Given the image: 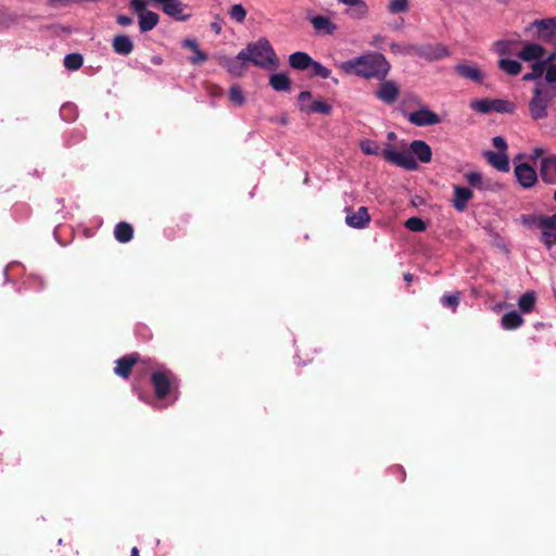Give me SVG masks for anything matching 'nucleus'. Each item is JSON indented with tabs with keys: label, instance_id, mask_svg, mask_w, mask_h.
<instances>
[{
	"label": "nucleus",
	"instance_id": "obj_1",
	"mask_svg": "<svg viewBox=\"0 0 556 556\" xmlns=\"http://www.w3.org/2000/svg\"><path fill=\"white\" fill-rule=\"evenodd\" d=\"M337 67L346 75L382 81L390 73L391 65L382 53L366 52L351 60L340 62Z\"/></svg>",
	"mask_w": 556,
	"mask_h": 556
},
{
	"label": "nucleus",
	"instance_id": "obj_2",
	"mask_svg": "<svg viewBox=\"0 0 556 556\" xmlns=\"http://www.w3.org/2000/svg\"><path fill=\"white\" fill-rule=\"evenodd\" d=\"M548 84H535L532 97L528 103L529 115L532 121L540 122L548 116V109L556 99L554 91Z\"/></svg>",
	"mask_w": 556,
	"mask_h": 556
},
{
	"label": "nucleus",
	"instance_id": "obj_3",
	"mask_svg": "<svg viewBox=\"0 0 556 556\" xmlns=\"http://www.w3.org/2000/svg\"><path fill=\"white\" fill-rule=\"evenodd\" d=\"M245 60L256 66L263 68H275L278 65V59L275 51L265 38L258 39L256 42L249 43L243 50Z\"/></svg>",
	"mask_w": 556,
	"mask_h": 556
},
{
	"label": "nucleus",
	"instance_id": "obj_4",
	"mask_svg": "<svg viewBox=\"0 0 556 556\" xmlns=\"http://www.w3.org/2000/svg\"><path fill=\"white\" fill-rule=\"evenodd\" d=\"M382 156L387 162L403 167L407 170H415L418 167L415 157L409 152L399 151L391 144L386 146V148L382 150Z\"/></svg>",
	"mask_w": 556,
	"mask_h": 556
},
{
	"label": "nucleus",
	"instance_id": "obj_5",
	"mask_svg": "<svg viewBox=\"0 0 556 556\" xmlns=\"http://www.w3.org/2000/svg\"><path fill=\"white\" fill-rule=\"evenodd\" d=\"M527 30H534L538 39L552 45L556 36V17L535 20Z\"/></svg>",
	"mask_w": 556,
	"mask_h": 556
},
{
	"label": "nucleus",
	"instance_id": "obj_6",
	"mask_svg": "<svg viewBox=\"0 0 556 556\" xmlns=\"http://www.w3.org/2000/svg\"><path fill=\"white\" fill-rule=\"evenodd\" d=\"M151 2L159 5L164 14L176 21L185 22L191 17V14L186 12L187 5L180 0H151Z\"/></svg>",
	"mask_w": 556,
	"mask_h": 556
},
{
	"label": "nucleus",
	"instance_id": "obj_7",
	"mask_svg": "<svg viewBox=\"0 0 556 556\" xmlns=\"http://www.w3.org/2000/svg\"><path fill=\"white\" fill-rule=\"evenodd\" d=\"M539 229L541 230L540 241L551 250L556 244V213L551 216L541 215Z\"/></svg>",
	"mask_w": 556,
	"mask_h": 556
},
{
	"label": "nucleus",
	"instance_id": "obj_8",
	"mask_svg": "<svg viewBox=\"0 0 556 556\" xmlns=\"http://www.w3.org/2000/svg\"><path fill=\"white\" fill-rule=\"evenodd\" d=\"M312 99V93L309 91H302L299 94V106L302 112H305L306 114L312 113H321V114H330L331 112V105L327 102L323 101L321 99L314 100L313 102H309Z\"/></svg>",
	"mask_w": 556,
	"mask_h": 556
},
{
	"label": "nucleus",
	"instance_id": "obj_9",
	"mask_svg": "<svg viewBox=\"0 0 556 556\" xmlns=\"http://www.w3.org/2000/svg\"><path fill=\"white\" fill-rule=\"evenodd\" d=\"M406 117L409 123L419 127L431 126L441 123L440 116L429 110L427 106H422L417 111L408 113Z\"/></svg>",
	"mask_w": 556,
	"mask_h": 556
},
{
	"label": "nucleus",
	"instance_id": "obj_10",
	"mask_svg": "<svg viewBox=\"0 0 556 556\" xmlns=\"http://www.w3.org/2000/svg\"><path fill=\"white\" fill-rule=\"evenodd\" d=\"M219 63L228 71L232 76H242L248 67V60L242 50L235 58H219Z\"/></svg>",
	"mask_w": 556,
	"mask_h": 556
},
{
	"label": "nucleus",
	"instance_id": "obj_11",
	"mask_svg": "<svg viewBox=\"0 0 556 556\" xmlns=\"http://www.w3.org/2000/svg\"><path fill=\"white\" fill-rule=\"evenodd\" d=\"M345 212V224L351 228L364 229L370 223V215L365 206H361L356 212L346 207Z\"/></svg>",
	"mask_w": 556,
	"mask_h": 556
},
{
	"label": "nucleus",
	"instance_id": "obj_12",
	"mask_svg": "<svg viewBox=\"0 0 556 556\" xmlns=\"http://www.w3.org/2000/svg\"><path fill=\"white\" fill-rule=\"evenodd\" d=\"M375 96L386 104L394 103L400 96V88L393 80H382Z\"/></svg>",
	"mask_w": 556,
	"mask_h": 556
},
{
	"label": "nucleus",
	"instance_id": "obj_13",
	"mask_svg": "<svg viewBox=\"0 0 556 556\" xmlns=\"http://www.w3.org/2000/svg\"><path fill=\"white\" fill-rule=\"evenodd\" d=\"M515 176L522 188H531L538 181V174L535 169L526 163L515 166Z\"/></svg>",
	"mask_w": 556,
	"mask_h": 556
},
{
	"label": "nucleus",
	"instance_id": "obj_14",
	"mask_svg": "<svg viewBox=\"0 0 556 556\" xmlns=\"http://www.w3.org/2000/svg\"><path fill=\"white\" fill-rule=\"evenodd\" d=\"M415 53L426 60L433 61L447 56L450 54L448 49L441 45H428V46H415Z\"/></svg>",
	"mask_w": 556,
	"mask_h": 556
},
{
	"label": "nucleus",
	"instance_id": "obj_15",
	"mask_svg": "<svg viewBox=\"0 0 556 556\" xmlns=\"http://www.w3.org/2000/svg\"><path fill=\"white\" fill-rule=\"evenodd\" d=\"M308 20L314 28V30L319 35H333L338 26L336 23H333L329 17L324 15H309Z\"/></svg>",
	"mask_w": 556,
	"mask_h": 556
},
{
	"label": "nucleus",
	"instance_id": "obj_16",
	"mask_svg": "<svg viewBox=\"0 0 556 556\" xmlns=\"http://www.w3.org/2000/svg\"><path fill=\"white\" fill-rule=\"evenodd\" d=\"M348 7L346 13L355 20H365L369 15V8L365 0H337Z\"/></svg>",
	"mask_w": 556,
	"mask_h": 556
},
{
	"label": "nucleus",
	"instance_id": "obj_17",
	"mask_svg": "<svg viewBox=\"0 0 556 556\" xmlns=\"http://www.w3.org/2000/svg\"><path fill=\"white\" fill-rule=\"evenodd\" d=\"M518 56L525 62H539L545 56V49L539 43H525Z\"/></svg>",
	"mask_w": 556,
	"mask_h": 556
},
{
	"label": "nucleus",
	"instance_id": "obj_18",
	"mask_svg": "<svg viewBox=\"0 0 556 556\" xmlns=\"http://www.w3.org/2000/svg\"><path fill=\"white\" fill-rule=\"evenodd\" d=\"M454 194L452 204L458 212H464L468 205V202L472 199L473 193L470 189L460 186H454Z\"/></svg>",
	"mask_w": 556,
	"mask_h": 556
},
{
	"label": "nucleus",
	"instance_id": "obj_19",
	"mask_svg": "<svg viewBox=\"0 0 556 556\" xmlns=\"http://www.w3.org/2000/svg\"><path fill=\"white\" fill-rule=\"evenodd\" d=\"M540 175L544 182L556 184V155L541 161Z\"/></svg>",
	"mask_w": 556,
	"mask_h": 556
},
{
	"label": "nucleus",
	"instance_id": "obj_20",
	"mask_svg": "<svg viewBox=\"0 0 556 556\" xmlns=\"http://www.w3.org/2000/svg\"><path fill=\"white\" fill-rule=\"evenodd\" d=\"M152 383L155 389L156 396L160 399L165 397L170 389V380L164 371L154 372L151 377Z\"/></svg>",
	"mask_w": 556,
	"mask_h": 556
},
{
	"label": "nucleus",
	"instance_id": "obj_21",
	"mask_svg": "<svg viewBox=\"0 0 556 556\" xmlns=\"http://www.w3.org/2000/svg\"><path fill=\"white\" fill-rule=\"evenodd\" d=\"M484 157L497 170H500V172H508L509 170V160H508L506 152L486 151V152H484Z\"/></svg>",
	"mask_w": 556,
	"mask_h": 556
},
{
	"label": "nucleus",
	"instance_id": "obj_22",
	"mask_svg": "<svg viewBox=\"0 0 556 556\" xmlns=\"http://www.w3.org/2000/svg\"><path fill=\"white\" fill-rule=\"evenodd\" d=\"M137 16L139 29L141 33H148L152 30L160 21L159 14L150 10H147Z\"/></svg>",
	"mask_w": 556,
	"mask_h": 556
},
{
	"label": "nucleus",
	"instance_id": "obj_23",
	"mask_svg": "<svg viewBox=\"0 0 556 556\" xmlns=\"http://www.w3.org/2000/svg\"><path fill=\"white\" fill-rule=\"evenodd\" d=\"M410 151L422 163H429L432 159L431 148L424 140H414L410 143Z\"/></svg>",
	"mask_w": 556,
	"mask_h": 556
},
{
	"label": "nucleus",
	"instance_id": "obj_24",
	"mask_svg": "<svg viewBox=\"0 0 556 556\" xmlns=\"http://www.w3.org/2000/svg\"><path fill=\"white\" fill-rule=\"evenodd\" d=\"M289 64L294 70L305 71L311 68L313 59L307 53L299 51L290 54Z\"/></svg>",
	"mask_w": 556,
	"mask_h": 556
},
{
	"label": "nucleus",
	"instance_id": "obj_25",
	"mask_svg": "<svg viewBox=\"0 0 556 556\" xmlns=\"http://www.w3.org/2000/svg\"><path fill=\"white\" fill-rule=\"evenodd\" d=\"M112 47L121 55H128L134 50V43L127 35L114 37Z\"/></svg>",
	"mask_w": 556,
	"mask_h": 556
},
{
	"label": "nucleus",
	"instance_id": "obj_26",
	"mask_svg": "<svg viewBox=\"0 0 556 556\" xmlns=\"http://www.w3.org/2000/svg\"><path fill=\"white\" fill-rule=\"evenodd\" d=\"M455 71L462 76L472 81L480 83L483 79L481 71L473 65L458 64Z\"/></svg>",
	"mask_w": 556,
	"mask_h": 556
},
{
	"label": "nucleus",
	"instance_id": "obj_27",
	"mask_svg": "<svg viewBox=\"0 0 556 556\" xmlns=\"http://www.w3.org/2000/svg\"><path fill=\"white\" fill-rule=\"evenodd\" d=\"M137 359L138 358L136 355H129V356H125V357L117 359L116 367H115V374L123 378H127L130 374L132 366L136 364Z\"/></svg>",
	"mask_w": 556,
	"mask_h": 556
},
{
	"label": "nucleus",
	"instance_id": "obj_28",
	"mask_svg": "<svg viewBox=\"0 0 556 556\" xmlns=\"http://www.w3.org/2000/svg\"><path fill=\"white\" fill-rule=\"evenodd\" d=\"M269 85L276 91H288L291 87L290 78L287 74H274L269 78Z\"/></svg>",
	"mask_w": 556,
	"mask_h": 556
},
{
	"label": "nucleus",
	"instance_id": "obj_29",
	"mask_svg": "<svg viewBox=\"0 0 556 556\" xmlns=\"http://www.w3.org/2000/svg\"><path fill=\"white\" fill-rule=\"evenodd\" d=\"M516 109V104L509 100L491 99V112L513 114Z\"/></svg>",
	"mask_w": 556,
	"mask_h": 556
},
{
	"label": "nucleus",
	"instance_id": "obj_30",
	"mask_svg": "<svg viewBox=\"0 0 556 556\" xmlns=\"http://www.w3.org/2000/svg\"><path fill=\"white\" fill-rule=\"evenodd\" d=\"M132 233H134L132 227L129 224L124 223V222L118 223L114 230V236H115L116 240L122 243H126V242L130 241V239L132 238Z\"/></svg>",
	"mask_w": 556,
	"mask_h": 556
},
{
	"label": "nucleus",
	"instance_id": "obj_31",
	"mask_svg": "<svg viewBox=\"0 0 556 556\" xmlns=\"http://www.w3.org/2000/svg\"><path fill=\"white\" fill-rule=\"evenodd\" d=\"M523 323L522 317L516 312L506 313L502 317V326L507 330L517 329Z\"/></svg>",
	"mask_w": 556,
	"mask_h": 556
},
{
	"label": "nucleus",
	"instance_id": "obj_32",
	"mask_svg": "<svg viewBox=\"0 0 556 556\" xmlns=\"http://www.w3.org/2000/svg\"><path fill=\"white\" fill-rule=\"evenodd\" d=\"M498 67L510 76H516L521 72V64L517 60L501 59Z\"/></svg>",
	"mask_w": 556,
	"mask_h": 556
},
{
	"label": "nucleus",
	"instance_id": "obj_33",
	"mask_svg": "<svg viewBox=\"0 0 556 556\" xmlns=\"http://www.w3.org/2000/svg\"><path fill=\"white\" fill-rule=\"evenodd\" d=\"M535 304V294L533 292H527L522 294L518 301L519 309L527 314L533 311Z\"/></svg>",
	"mask_w": 556,
	"mask_h": 556
},
{
	"label": "nucleus",
	"instance_id": "obj_34",
	"mask_svg": "<svg viewBox=\"0 0 556 556\" xmlns=\"http://www.w3.org/2000/svg\"><path fill=\"white\" fill-rule=\"evenodd\" d=\"M387 10L391 14L405 13L409 10L408 0H390Z\"/></svg>",
	"mask_w": 556,
	"mask_h": 556
},
{
	"label": "nucleus",
	"instance_id": "obj_35",
	"mask_svg": "<svg viewBox=\"0 0 556 556\" xmlns=\"http://www.w3.org/2000/svg\"><path fill=\"white\" fill-rule=\"evenodd\" d=\"M83 61L79 53H71L64 58V66L70 71H76L81 67Z\"/></svg>",
	"mask_w": 556,
	"mask_h": 556
},
{
	"label": "nucleus",
	"instance_id": "obj_36",
	"mask_svg": "<svg viewBox=\"0 0 556 556\" xmlns=\"http://www.w3.org/2000/svg\"><path fill=\"white\" fill-rule=\"evenodd\" d=\"M228 13L229 16L238 23H242L247 17V11L242 4L231 5Z\"/></svg>",
	"mask_w": 556,
	"mask_h": 556
},
{
	"label": "nucleus",
	"instance_id": "obj_37",
	"mask_svg": "<svg viewBox=\"0 0 556 556\" xmlns=\"http://www.w3.org/2000/svg\"><path fill=\"white\" fill-rule=\"evenodd\" d=\"M470 108L479 113H489L491 112V99L473 100L470 103Z\"/></svg>",
	"mask_w": 556,
	"mask_h": 556
},
{
	"label": "nucleus",
	"instance_id": "obj_38",
	"mask_svg": "<svg viewBox=\"0 0 556 556\" xmlns=\"http://www.w3.org/2000/svg\"><path fill=\"white\" fill-rule=\"evenodd\" d=\"M390 50L394 54L406 55L412 52H415V46H410V45L405 46V45H401L397 42H391Z\"/></svg>",
	"mask_w": 556,
	"mask_h": 556
},
{
	"label": "nucleus",
	"instance_id": "obj_39",
	"mask_svg": "<svg viewBox=\"0 0 556 556\" xmlns=\"http://www.w3.org/2000/svg\"><path fill=\"white\" fill-rule=\"evenodd\" d=\"M311 68L313 71L314 76H317V77H320L324 79L329 78L331 75V71L329 68H327L321 63L316 62L314 60H313V64L311 65Z\"/></svg>",
	"mask_w": 556,
	"mask_h": 556
},
{
	"label": "nucleus",
	"instance_id": "obj_40",
	"mask_svg": "<svg viewBox=\"0 0 556 556\" xmlns=\"http://www.w3.org/2000/svg\"><path fill=\"white\" fill-rule=\"evenodd\" d=\"M407 229L412 231H424L426 229L425 222L419 217H410L405 222Z\"/></svg>",
	"mask_w": 556,
	"mask_h": 556
},
{
	"label": "nucleus",
	"instance_id": "obj_41",
	"mask_svg": "<svg viewBox=\"0 0 556 556\" xmlns=\"http://www.w3.org/2000/svg\"><path fill=\"white\" fill-rule=\"evenodd\" d=\"M466 181L476 188H482V175L478 172H469L465 174Z\"/></svg>",
	"mask_w": 556,
	"mask_h": 556
},
{
	"label": "nucleus",
	"instance_id": "obj_42",
	"mask_svg": "<svg viewBox=\"0 0 556 556\" xmlns=\"http://www.w3.org/2000/svg\"><path fill=\"white\" fill-rule=\"evenodd\" d=\"M361 150L367 155H377L379 148L371 140H363L361 142Z\"/></svg>",
	"mask_w": 556,
	"mask_h": 556
},
{
	"label": "nucleus",
	"instance_id": "obj_43",
	"mask_svg": "<svg viewBox=\"0 0 556 556\" xmlns=\"http://www.w3.org/2000/svg\"><path fill=\"white\" fill-rule=\"evenodd\" d=\"M229 98L233 103L238 105H242L245 100L241 89L238 86H233L230 88Z\"/></svg>",
	"mask_w": 556,
	"mask_h": 556
},
{
	"label": "nucleus",
	"instance_id": "obj_44",
	"mask_svg": "<svg viewBox=\"0 0 556 556\" xmlns=\"http://www.w3.org/2000/svg\"><path fill=\"white\" fill-rule=\"evenodd\" d=\"M540 218H541V215L540 216L521 215L520 220L525 226H527L529 228H531V227L540 228Z\"/></svg>",
	"mask_w": 556,
	"mask_h": 556
},
{
	"label": "nucleus",
	"instance_id": "obj_45",
	"mask_svg": "<svg viewBox=\"0 0 556 556\" xmlns=\"http://www.w3.org/2000/svg\"><path fill=\"white\" fill-rule=\"evenodd\" d=\"M442 303H443V305L448 306L453 311H455L457 305H458V303H459V295H458V293L443 295L442 296Z\"/></svg>",
	"mask_w": 556,
	"mask_h": 556
},
{
	"label": "nucleus",
	"instance_id": "obj_46",
	"mask_svg": "<svg viewBox=\"0 0 556 556\" xmlns=\"http://www.w3.org/2000/svg\"><path fill=\"white\" fill-rule=\"evenodd\" d=\"M148 2L146 0H131L130 8L134 12L139 15L140 13L147 11Z\"/></svg>",
	"mask_w": 556,
	"mask_h": 556
},
{
	"label": "nucleus",
	"instance_id": "obj_47",
	"mask_svg": "<svg viewBox=\"0 0 556 556\" xmlns=\"http://www.w3.org/2000/svg\"><path fill=\"white\" fill-rule=\"evenodd\" d=\"M492 142H493L494 148L497 149L498 152H506L507 143L503 137H501V136L494 137Z\"/></svg>",
	"mask_w": 556,
	"mask_h": 556
},
{
	"label": "nucleus",
	"instance_id": "obj_48",
	"mask_svg": "<svg viewBox=\"0 0 556 556\" xmlns=\"http://www.w3.org/2000/svg\"><path fill=\"white\" fill-rule=\"evenodd\" d=\"M194 55L190 59L191 63L199 64L207 60V55L202 52L199 48L193 51Z\"/></svg>",
	"mask_w": 556,
	"mask_h": 556
},
{
	"label": "nucleus",
	"instance_id": "obj_49",
	"mask_svg": "<svg viewBox=\"0 0 556 556\" xmlns=\"http://www.w3.org/2000/svg\"><path fill=\"white\" fill-rule=\"evenodd\" d=\"M495 50L497 53L504 55L509 52V47L507 41H497L495 43Z\"/></svg>",
	"mask_w": 556,
	"mask_h": 556
},
{
	"label": "nucleus",
	"instance_id": "obj_50",
	"mask_svg": "<svg viewBox=\"0 0 556 556\" xmlns=\"http://www.w3.org/2000/svg\"><path fill=\"white\" fill-rule=\"evenodd\" d=\"M532 73L535 74L536 78L541 77L544 73V64L541 61L533 63Z\"/></svg>",
	"mask_w": 556,
	"mask_h": 556
},
{
	"label": "nucleus",
	"instance_id": "obj_51",
	"mask_svg": "<svg viewBox=\"0 0 556 556\" xmlns=\"http://www.w3.org/2000/svg\"><path fill=\"white\" fill-rule=\"evenodd\" d=\"M116 21L123 27H127L132 24V18L126 15H118Z\"/></svg>",
	"mask_w": 556,
	"mask_h": 556
},
{
	"label": "nucleus",
	"instance_id": "obj_52",
	"mask_svg": "<svg viewBox=\"0 0 556 556\" xmlns=\"http://www.w3.org/2000/svg\"><path fill=\"white\" fill-rule=\"evenodd\" d=\"M10 15L3 9H0V26H4L10 22Z\"/></svg>",
	"mask_w": 556,
	"mask_h": 556
},
{
	"label": "nucleus",
	"instance_id": "obj_53",
	"mask_svg": "<svg viewBox=\"0 0 556 556\" xmlns=\"http://www.w3.org/2000/svg\"><path fill=\"white\" fill-rule=\"evenodd\" d=\"M182 46H184L185 48L190 49L191 51H195V50L199 48V46H198L197 41H195V40H192V39H186V40H184Z\"/></svg>",
	"mask_w": 556,
	"mask_h": 556
},
{
	"label": "nucleus",
	"instance_id": "obj_54",
	"mask_svg": "<svg viewBox=\"0 0 556 556\" xmlns=\"http://www.w3.org/2000/svg\"><path fill=\"white\" fill-rule=\"evenodd\" d=\"M382 42H383V37H382V36H380V35H376V36H374V37H372V41H371V43H370V45H371V46H374V47H378V46H380Z\"/></svg>",
	"mask_w": 556,
	"mask_h": 556
},
{
	"label": "nucleus",
	"instance_id": "obj_55",
	"mask_svg": "<svg viewBox=\"0 0 556 556\" xmlns=\"http://www.w3.org/2000/svg\"><path fill=\"white\" fill-rule=\"evenodd\" d=\"M543 149L541 148H535L533 151H532V154H531V159L533 161L538 160L542 154H543Z\"/></svg>",
	"mask_w": 556,
	"mask_h": 556
},
{
	"label": "nucleus",
	"instance_id": "obj_56",
	"mask_svg": "<svg viewBox=\"0 0 556 556\" xmlns=\"http://www.w3.org/2000/svg\"><path fill=\"white\" fill-rule=\"evenodd\" d=\"M212 29L218 35L222 31V27L218 23L214 22L211 24Z\"/></svg>",
	"mask_w": 556,
	"mask_h": 556
},
{
	"label": "nucleus",
	"instance_id": "obj_57",
	"mask_svg": "<svg viewBox=\"0 0 556 556\" xmlns=\"http://www.w3.org/2000/svg\"><path fill=\"white\" fill-rule=\"evenodd\" d=\"M522 79L526 80V81H529V80L536 79V76H535V74H533L531 72V73L526 74Z\"/></svg>",
	"mask_w": 556,
	"mask_h": 556
},
{
	"label": "nucleus",
	"instance_id": "obj_58",
	"mask_svg": "<svg viewBox=\"0 0 556 556\" xmlns=\"http://www.w3.org/2000/svg\"><path fill=\"white\" fill-rule=\"evenodd\" d=\"M162 62H163V60L161 56H153V59H152L153 64L160 65V64H162Z\"/></svg>",
	"mask_w": 556,
	"mask_h": 556
},
{
	"label": "nucleus",
	"instance_id": "obj_59",
	"mask_svg": "<svg viewBox=\"0 0 556 556\" xmlns=\"http://www.w3.org/2000/svg\"><path fill=\"white\" fill-rule=\"evenodd\" d=\"M404 279L407 281V282H412L413 281V275L409 274V273H406L404 275Z\"/></svg>",
	"mask_w": 556,
	"mask_h": 556
},
{
	"label": "nucleus",
	"instance_id": "obj_60",
	"mask_svg": "<svg viewBox=\"0 0 556 556\" xmlns=\"http://www.w3.org/2000/svg\"><path fill=\"white\" fill-rule=\"evenodd\" d=\"M130 556H139V551H138V548H137V547H134V548L131 549V554H130Z\"/></svg>",
	"mask_w": 556,
	"mask_h": 556
},
{
	"label": "nucleus",
	"instance_id": "obj_61",
	"mask_svg": "<svg viewBox=\"0 0 556 556\" xmlns=\"http://www.w3.org/2000/svg\"><path fill=\"white\" fill-rule=\"evenodd\" d=\"M388 138H389L390 140H394V139L396 138L395 132H392V131H391V132H389V134H388Z\"/></svg>",
	"mask_w": 556,
	"mask_h": 556
},
{
	"label": "nucleus",
	"instance_id": "obj_62",
	"mask_svg": "<svg viewBox=\"0 0 556 556\" xmlns=\"http://www.w3.org/2000/svg\"><path fill=\"white\" fill-rule=\"evenodd\" d=\"M555 58H556V55H555V54H551V55L547 58V62L553 61Z\"/></svg>",
	"mask_w": 556,
	"mask_h": 556
},
{
	"label": "nucleus",
	"instance_id": "obj_63",
	"mask_svg": "<svg viewBox=\"0 0 556 556\" xmlns=\"http://www.w3.org/2000/svg\"><path fill=\"white\" fill-rule=\"evenodd\" d=\"M552 45L556 46V35H555V38H554Z\"/></svg>",
	"mask_w": 556,
	"mask_h": 556
},
{
	"label": "nucleus",
	"instance_id": "obj_64",
	"mask_svg": "<svg viewBox=\"0 0 556 556\" xmlns=\"http://www.w3.org/2000/svg\"><path fill=\"white\" fill-rule=\"evenodd\" d=\"M554 200L556 201V190H555V193H554Z\"/></svg>",
	"mask_w": 556,
	"mask_h": 556
}]
</instances>
